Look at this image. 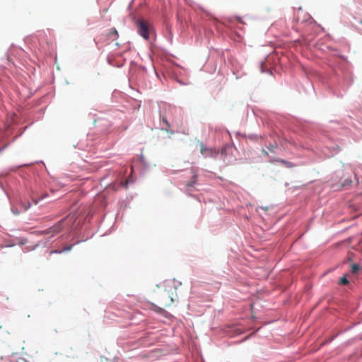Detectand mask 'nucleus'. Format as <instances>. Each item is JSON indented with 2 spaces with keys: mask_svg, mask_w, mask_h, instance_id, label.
<instances>
[{
  "mask_svg": "<svg viewBox=\"0 0 362 362\" xmlns=\"http://www.w3.org/2000/svg\"><path fill=\"white\" fill-rule=\"evenodd\" d=\"M137 31L139 35L144 39L148 40L149 37L150 27L148 24L143 21L140 20L136 22Z\"/></svg>",
  "mask_w": 362,
  "mask_h": 362,
  "instance_id": "obj_1",
  "label": "nucleus"
},
{
  "mask_svg": "<svg viewBox=\"0 0 362 362\" xmlns=\"http://www.w3.org/2000/svg\"><path fill=\"white\" fill-rule=\"evenodd\" d=\"M64 220H61L59 222H58L56 225L53 226L52 227H50L49 228L43 230L42 232V234L45 235H51V236H54V235L59 233L62 230V224Z\"/></svg>",
  "mask_w": 362,
  "mask_h": 362,
  "instance_id": "obj_2",
  "label": "nucleus"
},
{
  "mask_svg": "<svg viewBox=\"0 0 362 362\" xmlns=\"http://www.w3.org/2000/svg\"><path fill=\"white\" fill-rule=\"evenodd\" d=\"M201 153L205 157L216 158L219 151L216 148L202 147Z\"/></svg>",
  "mask_w": 362,
  "mask_h": 362,
  "instance_id": "obj_3",
  "label": "nucleus"
},
{
  "mask_svg": "<svg viewBox=\"0 0 362 362\" xmlns=\"http://www.w3.org/2000/svg\"><path fill=\"white\" fill-rule=\"evenodd\" d=\"M118 33L115 28H111L107 34V40L114 41L118 38Z\"/></svg>",
  "mask_w": 362,
  "mask_h": 362,
  "instance_id": "obj_4",
  "label": "nucleus"
},
{
  "mask_svg": "<svg viewBox=\"0 0 362 362\" xmlns=\"http://www.w3.org/2000/svg\"><path fill=\"white\" fill-rule=\"evenodd\" d=\"M196 182H197V176H196V175H194V176L193 177V180H192L189 181V182H187L186 183V186H187V187H193V186L195 185Z\"/></svg>",
  "mask_w": 362,
  "mask_h": 362,
  "instance_id": "obj_5",
  "label": "nucleus"
},
{
  "mask_svg": "<svg viewBox=\"0 0 362 362\" xmlns=\"http://www.w3.org/2000/svg\"><path fill=\"white\" fill-rule=\"evenodd\" d=\"M162 121H163V123L165 124V130H166V132H169V130H170V124H169L168 121V120H167V119H166L165 117H162Z\"/></svg>",
  "mask_w": 362,
  "mask_h": 362,
  "instance_id": "obj_6",
  "label": "nucleus"
},
{
  "mask_svg": "<svg viewBox=\"0 0 362 362\" xmlns=\"http://www.w3.org/2000/svg\"><path fill=\"white\" fill-rule=\"evenodd\" d=\"M351 183V180L349 179V178H346L344 179V181L341 182L340 184H341V187H345V186H348Z\"/></svg>",
  "mask_w": 362,
  "mask_h": 362,
  "instance_id": "obj_7",
  "label": "nucleus"
},
{
  "mask_svg": "<svg viewBox=\"0 0 362 362\" xmlns=\"http://www.w3.org/2000/svg\"><path fill=\"white\" fill-rule=\"evenodd\" d=\"M359 270V266L357 264H354L351 265V272L353 274L357 273V272Z\"/></svg>",
  "mask_w": 362,
  "mask_h": 362,
  "instance_id": "obj_8",
  "label": "nucleus"
},
{
  "mask_svg": "<svg viewBox=\"0 0 362 362\" xmlns=\"http://www.w3.org/2000/svg\"><path fill=\"white\" fill-rule=\"evenodd\" d=\"M339 283L342 285H346L349 283V281L346 276H343L340 279Z\"/></svg>",
  "mask_w": 362,
  "mask_h": 362,
  "instance_id": "obj_9",
  "label": "nucleus"
},
{
  "mask_svg": "<svg viewBox=\"0 0 362 362\" xmlns=\"http://www.w3.org/2000/svg\"><path fill=\"white\" fill-rule=\"evenodd\" d=\"M276 161H277V162H279V163H283V164H284V165H287V166H288V167H291V163H290V162H288V161H286V160H283V159H278Z\"/></svg>",
  "mask_w": 362,
  "mask_h": 362,
  "instance_id": "obj_10",
  "label": "nucleus"
},
{
  "mask_svg": "<svg viewBox=\"0 0 362 362\" xmlns=\"http://www.w3.org/2000/svg\"><path fill=\"white\" fill-rule=\"evenodd\" d=\"M228 148H230V147H229V146H224V147H223V148L221 149V151H220L221 154L222 156H225V155L226 154V151H227V150H228Z\"/></svg>",
  "mask_w": 362,
  "mask_h": 362,
  "instance_id": "obj_11",
  "label": "nucleus"
},
{
  "mask_svg": "<svg viewBox=\"0 0 362 362\" xmlns=\"http://www.w3.org/2000/svg\"><path fill=\"white\" fill-rule=\"evenodd\" d=\"M277 147L276 144H271L269 145L267 148L269 149V151L271 152H274V149H276Z\"/></svg>",
  "mask_w": 362,
  "mask_h": 362,
  "instance_id": "obj_12",
  "label": "nucleus"
},
{
  "mask_svg": "<svg viewBox=\"0 0 362 362\" xmlns=\"http://www.w3.org/2000/svg\"><path fill=\"white\" fill-rule=\"evenodd\" d=\"M72 248V246H67L66 247L64 248V250L62 251H69V250H71Z\"/></svg>",
  "mask_w": 362,
  "mask_h": 362,
  "instance_id": "obj_13",
  "label": "nucleus"
},
{
  "mask_svg": "<svg viewBox=\"0 0 362 362\" xmlns=\"http://www.w3.org/2000/svg\"><path fill=\"white\" fill-rule=\"evenodd\" d=\"M262 153L265 156H269V153L264 150V149H262Z\"/></svg>",
  "mask_w": 362,
  "mask_h": 362,
  "instance_id": "obj_14",
  "label": "nucleus"
},
{
  "mask_svg": "<svg viewBox=\"0 0 362 362\" xmlns=\"http://www.w3.org/2000/svg\"><path fill=\"white\" fill-rule=\"evenodd\" d=\"M29 207H30V205H28V206H25V207H24V209H25V210H27Z\"/></svg>",
  "mask_w": 362,
  "mask_h": 362,
  "instance_id": "obj_15",
  "label": "nucleus"
},
{
  "mask_svg": "<svg viewBox=\"0 0 362 362\" xmlns=\"http://www.w3.org/2000/svg\"><path fill=\"white\" fill-rule=\"evenodd\" d=\"M173 302V298H170V303H172Z\"/></svg>",
  "mask_w": 362,
  "mask_h": 362,
  "instance_id": "obj_16",
  "label": "nucleus"
},
{
  "mask_svg": "<svg viewBox=\"0 0 362 362\" xmlns=\"http://www.w3.org/2000/svg\"><path fill=\"white\" fill-rule=\"evenodd\" d=\"M1 328V326H0V329Z\"/></svg>",
  "mask_w": 362,
  "mask_h": 362,
  "instance_id": "obj_17",
  "label": "nucleus"
}]
</instances>
